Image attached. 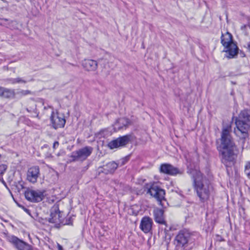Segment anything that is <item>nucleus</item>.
<instances>
[{
    "label": "nucleus",
    "mask_w": 250,
    "mask_h": 250,
    "mask_svg": "<svg viewBox=\"0 0 250 250\" xmlns=\"http://www.w3.org/2000/svg\"><path fill=\"white\" fill-rule=\"evenodd\" d=\"M231 126L228 125L224 126L221 133L220 147L222 150L220 151L221 161L227 168L229 173V168L234 165L239 153L238 149L235 145L230 136Z\"/></svg>",
    "instance_id": "f257e3e1"
},
{
    "label": "nucleus",
    "mask_w": 250,
    "mask_h": 250,
    "mask_svg": "<svg viewBox=\"0 0 250 250\" xmlns=\"http://www.w3.org/2000/svg\"><path fill=\"white\" fill-rule=\"evenodd\" d=\"M193 181V187L198 196L202 202L207 200L209 196V185L207 180L198 170L191 171Z\"/></svg>",
    "instance_id": "f03ea898"
},
{
    "label": "nucleus",
    "mask_w": 250,
    "mask_h": 250,
    "mask_svg": "<svg viewBox=\"0 0 250 250\" xmlns=\"http://www.w3.org/2000/svg\"><path fill=\"white\" fill-rule=\"evenodd\" d=\"M235 124L237 129L243 135L240 140L243 144V149L245 139L248 137V132L250 129V111L247 109L241 111L238 117H236Z\"/></svg>",
    "instance_id": "7ed1b4c3"
},
{
    "label": "nucleus",
    "mask_w": 250,
    "mask_h": 250,
    "mask_svg": "<svg viewBox=\"0 0 250 250\" xmlns=\"http://www.w3.org/2000/svg\"><path fill=\"white\" fill-rule=\"evenodd\" d=\"M147 193L154 197L163 208H167L169 206L165 198V190L157 183H153L147 188Z\"/></svg>",
    "instance_id": "20e7f679"
},
{
    "label": "nucleus",
    "mask_w": 250,
    "mask_h": 250,
    "mask_svg": "<svg viewBox=\"0 0 250 250\" xmlns=\"http://www.w3.org/2000/svg\"><path fill=\"white\" fill-rule=\"evenodd\" d=\"M93 149L91 146H86L72 152L69 156V162L85 161L91 154Z\"/></svg>",
    "instance_id": "39448f33"
},
{
    "label": "nucleus",
    "mask_w": 250,
    "mask_h": 250,
    "mask_svg": "<svg viewBox=\"0 0 250 250\" xmlns=\"http://www.w3.org/2000/svg\"><path fill=\"white\" fill-rule=\"evenodd\" d=\"M135 137L132 133L128 134L111 141L107 146L111 149L123 148L132 143Z\"/></svg>",
    "instance_id": "423d86ee"
},
{
    "label": "nucleus",
    "mask_w": 250,
    "mask_h": 250,
    "mask_svg": "<svg viewBox=\"0 0 250 250\" xmlns=\"http://www.w3.org/2000/svg\"><path fill=\"white\" fill-rule=\"evenodd\" d=\"M50 126L55 129L63 127L66 123V120L63 114H61L57 111L55 113L54 111H52L50 117Z\"/></svg>",
    "instance_id": "0eeeda50"
},
{
    "label": "nucleus",
    "mask_w": 250,
    "mask_h": 250,
    "mask_svg": "<svg viewBox=\"0 0 250 250\" xmlns=\"http://www.w3.org/2000/svg\"><path fill=\"white\" fill-rule=\"evenodd\" d=\"M45 191L34 190L27 188L24 194L25 198L28 201L37 203L42 201L44 198Z\"/></svg>",
    "instance_id": "6e6552de"
},
{
    "label": "nucleus",
    "mask_w": 250,
    "mask_h": 250,
    "mask_svg": "<svg viewBox=\"0 0 250 250\" xmlns=\"http://www.w3.org/2000/svg\"><path fill=\"white\" fill-rule=\"evenodd\" d=\"M61 218L58 206H53L50 209V217L48 219L47 221L50 223L55 224V227L60 228Z\"/></svg>",
    "instance_id": "1a4fd4ad"
},
{
    "label": "nucleus",
    "mask_w": 250,
    "mask_h": 250,
    "mask_svg": "<svg viewBox=\"0 0 250 250\" xmlns=\"http://www.w3.org/2000/svg\"><path fill=\"white\" fill-rule=\"evenodd\" d=\"M175 244L177 247L183 248L187 250L186 248L188 244V232L186 229L180 230L175 238Z\"/></svg>",
    "instance_id": "9d476101"
},
{
    "label": "nucleus",
    "mask_w": 250,
    "mask_h": 250,
    "mask_svg": "<svg viewBox=\"0 0 250 250\" xmlns=\"http://www.w3.org/2000/svg\"><path fill=\"white\" fill-rule=\"evenodd\" d=\"M159 170L161 173L171 176H174L177 174L181 173V172L177 167L168 163L161 164L159 168Z\"/></svg>",
    "instance_id": "9b49d317"
},
{
    "label": "nucleus",
    "mask_w": 250,
    "mask_h": 250,
    "mask_svg": "<svg viewBox=\"0 0 250 250\" xmlns=\"http://www.w3.org/2000/svg\"><path fill=\"white\" fill-rule=\"evenodd\" d=\"M223 52L226 53L225 56L227 58H235L238 55L239 48L235 43H231L228 47H224Z\"/></svg>",
    "instance_id": "f8f14e48"
},
{
    "label": "nucleus",
    "mask_w": 250,
    "mask_h": 250,
    "mask_svg": "<svg viewBox=\"0 0 250 250\" xmlns=\"http://www.w3.org/2000/svg\"><path fill=\"white\" fill-rule=\"evenodd\" d=\"M152 224V219L149 216H145L141 219L140 228L144 232L147 233L151 230Z\"/></svg>",
    "instance_id": "ddd939ff"
},
{
    "label": "nucleus",
    "mask_w": 250,
    "mask_h": 250,
    "mask_svg": "<svg viewBox=\"0 0 250 250\" xmlns=\"http://www.w3.org/2000/svg\"><path fill=\"white\" fill-rule=\"evenodd\" d=\"M164 208H157L154 209L153 211L154 219L156 223L159 224L165 225L167 227V223L164 216L165 210Z\"/></svg>",
    "instance_id": "4468645a"
},
{
    "label": "nucleus",
    "mask_w": 250,
    "mask_h": 250,
    "mask_svg": "<svg viewBox=\"0 0 250 250\" xmlns=\"http://www.w3.org/2000/svg\"><path fill=\"white\" fill-rule=\"evenodd\" d=\"M40 174V168L38 166H33L29 168L27 172V179L32 183L37 182Z\"/></svg>",
    "instance_id": "2eb2a0df"
},
{
    "label": "nucleus",
    "mask_w": 250,
    "mask_h": 250,
    "mask_svg": "<svg viewBox=\"0 0 250 250\" xmlns=\"http://www.w3.org/2000/svg\"><path fill=\"white\" fill-rule=\"evenodd\" d=\"M119 167V164L115 161L110 162L102 167H100L99 168L102 170L100 172L104 173L105 174H113Z\"/></svg>",
    "instance_id": "dca6fc26"
},
{
    "label": "nucleus",
    "mask_w": 250,
    "mask_h": 250,
    "mask_svg": "<svg viewBox=\"0 0 250 250\" xmlns=\"http://www.w3.org/2000/svg\"><path fill=\"white\" fill-rule=\"evenodd\" d=\"M9 242L11 243L14 247L18 250H25L29 244L20 239L15 236H12L9 239Z\"/></svg>",
    "instance_id": "f3484780"
},
{
    "label": "nucleus",
    "mask_w": 250,
    "mask_h": 250,
    "mask_svg": "<svg viewBox=\"0 0 250 250\" xmlns=\"http://www.w3.org/2000/svg\"><path fill=\"white\" fill-rule=\"evenodd\" d=\"M0 97L8 100L15 99V89L0 86Z\"/></svg>",
    "instance_id": "a211bd4d"
},
{
    "label": "nucleus",
    "mask_w": 250,
    "mask_h": 250,
    "mask_svg": "<svg viewBox=\"0 0 250 250\" xmlns=\"http://www.w3.org/2000/svg\"><path fill=\"white\" fill-rule=\"evenodd\" d=\"M82 65L86 71H95L98 67V63L93 60H84L83 62Z\"/></svg>",
    "instance_id": "6ab92c4d"
},
{
    "label": "nucleus",
    "mask_w": 250,
    "mask_h": 250,
    "mask_svg": "<svg viewBox=\"0 0 250 250\" xmlns=\"http://www.w3.org/2000/svg\"><path fill=\"white\" fill-rule=\"evenodd\" d=\"M221 42L224 47H228L231 43H234L232 40V35L228 32H227L225 34H222Z\"/></svg>",
    "instance_id": "aec40b11"
},
{
    "label": "nucleus",
    "mask_w": 250,
    "mask_h": 250,
    "mask_svg": "<svg viewBox=\"0 0 250 250\" xmlns=\"http://www.w3.org/2000/svg\"><path fill=\"white\" fill-rule=\"evenodd\" d=\"M116 125H119V129H122L124 127L126 128L132 125V122L127 118H121L117 120Z\"/></svg>",
    "instance_id": "412c9836"
},
{
    "label": "nucleus",
    "mask_w": 250,
    "mask_h": 250,
    "mask_svg": "<svg viewBox=\"0 0 250 250\" xmlns=\"http://www.w3.org/2000/svg\"><path fill=\"white\" fill-rule=\"evenodd\" d=\"M6 82L13 84L21 83H27L26 80L20 77H18L16 78H8L6 80Z\"/></svg>",
    "instance_id": "4be33fe9"
},
{
    "label": "nucleus",
    "mask_w": 250,
    "mask_h": 250,
    "mask_svg": "<svg viewBox=\"0 0 250 250\" xmlns=\"http://www.w3.org/2000/svg\"><path fill=\"white\" fill-rule=\"evenodd\" d=\"M32 92L29 90H19L16 92V96L17 95L19 98L29 94H32Z\"/></svg>",
    "instance_id": "5701e85b"
},
{
    "label": "nucleus",
    "mask_w": 250,
    "mask_h": 250,
    "mask_svg": "<svg viewBox=\"0 0 250 250\" xmlns=\"http://www.w3.org/2000/svg\"><path fill=\"white\" fill-rule=\"evenodd\" d=\"M26 110L29 113H34L35 115H32L33 117H36L38 118V119H40L39 115V112L38 111V110L36 108V104H35V105L33 107H29L26 108Z\"/></svg>",
    "instance_id": "b1692460"
},
{
    "label": "nucleus",
    "mask_w": 250,
    "mask_h": 250,
    "mask_svg": "<svg viewBox=\"0 0 250 250\" xmlns=\"http://www.w3.org/2000/svg\"><path fill=\"white\" fill-rule=\"evenodd\" d=\"M65 225H72V220L71 217L66 218L65 219L61 218V227Z\"/></svg>",
    "instance_id": "393cba45"
},
{
    "label": "nucleus",
    "mask_w": 250,
    "mask_h": 250,
    "mask_svg": "<svg viewBox=\"0 0 250 250\" xmlns=\"http://www.w3.org/2000/svg\"><path fill=\"white\" fill-rule=\"evenodd\" d=\"M130 159V155H127L122 159H121L120 160L118 161L117 163V164H119V167H122L124 165H125L129 160Z\"/></svg>",
    "instance_id": "a878e982"
},
{
    "label": "nucleus",
    "mask_w": 250,
    "mask_h": 250,
    "mask_svg": "<svg viewBox=\"0 0 250 250\" xmlns=\"http://www.w3.org/2000/svg\"><path fill=\"white\" fill-rule=\"evenodd\" d=\"M244 171L248 178H250V161L246 163Z\"/></svg>",
    "instance_id": "bb28decb"
},
{
    "label": "nucleus",
    "mask_w": 250,
    "mask_h": 250,
    "mask_svg": "<svg viewBox=\"0 0 250 250\" xmlns=\"http://www.w3.org/2000/svg\"><path fill=\"white\" fill-rule=\"evenodd\" d=\"M198 236V234H196V235H192L189 234L188 232V243L190 242V244H191L197 238Z\"/></svg>",
    "instance_id": "cd10ccee"
},
{
    "label": "nucleus",
    "mask_w": 250,
    "mask_h": 250,
    "mask_svg": "<svg viewBox=\"0 0 250 250\" xmlns=\"http://www.w3.org/2000/svg\"><path fill=\"white\" fill-rule=\"evenodd\" d=\"M7 168V165L5 164L0 165V176H2L3 174L4 173Z\"/></svg>",
    "instance_id": "c85d7f7f"
},
{
    "label": "nucleus",
    "mask_w": 250,
    "mask_h": 250,
    "mask_svg": "<svg viewBox=\"0 0 250 250\" xmlns=\"http://www.w3.org/2000/svg\"><path fill=\"white\" fill-rule=\"evenodd\" d=\"M165 233V239L167 243H169L171 239V234L168 232H164Z\"/></svg>",
    "instance_id": "c756f323"
},
{
    "label": "nucleus",
    "mask_w": 250,
    "mask_h": 250,
    "mask_svg": "<svg viewBox=\"0 0 250 250\" xmlns=\"http://www.w3.org/2000/svg\"><path fill=\"white\" fill-rule=\"evenodd\" d=\"M23 184L24 182L22 180L19 181L18 185L16 186L19 192H20L21 190L25 188Z\"/></svg>",
    "instance_id": "7c9ffc66"
},
{
    "label": "nucleus",
    "mask_w": 250,
    "mask_h": 250,
    "mask_svg": "<svg viewBox=\"0 0 250 250\" xmlns=\"http://www.w3.org/2000/svg\"><path fill=\"white\" fill-rule=\"evenodd\" d=\"M0 181L2 182V183L3 184V185L5 186V187L9 191L10 193L12 194V193L9 189V188L8 187L6 182L4 181L3 177L2 176H0Z\"/></svg>",
    "instance_id": "2f4dec72"
},
{
    "label": "nucleus",
    "mask_w": 250,
    "mask_h": 250,
    "mask_svg": "<svg viewBox=\"0 0 250 250\" xmlns=\"http://www.w3.org/2000/svg\"><path fill=\"white\" fill-rule=\"evenodd\" d=\"M173 230V227L172 226L168 227L167 225V227L166 226V228L164 229V232H169L170 231H172Z\"/></svg>",
    "instance_id": "473e14b6"
},
{
    "label": "nucleus",
    "mask_w": 250,
    "mask_h": 250,
    "mask_svg": "<svg viewBox=\"0 0 250 250\" xmlns=\"http://www.w3.org/2000/svg\"><path fill=\"white\" fill-rule=\"evenodd\" d=\"M47 220H48V219L46 218L45 219H43L42 218H39V222L40 223H42V224H44L46 221H47Z\"/></svg>",
    "instance_id": "72a5a7b5"
},
{
    "label": "nucleus",
    "mask_w": 250,
    "mask_h": 250,
    "mask_svg": "<svg viewBox=\"0 0 250 250\" xmlns=\"http://www.w3.org/2000/svg\"><path fill=\"white\" fill-rule=\"evenodd\" d=\"M59 145V142L58 141H55L53 144V148L55 149L56 147H58Z\"/></svg>",
    "instance_id": "f704fd0d"
},
{
    "label": "nucleus",
    "mask_w": 250,
    "mask_h": 250,
    "mask_svg": "<svg viewBox=\"0 0 250 250\" xmlns=\"http://www.w3.org/2000/svg\"><path fill=\"white\" fill-rule=\"evenodd\" d=\"M25 250H33V249L31 245H27V248Z\"/></svg>",
    "instance_id": "c9c22d12"
},
{
    "label": "nucleus",
    "mask_w": 250,
    "mask_h": 250,
    "mask_svg": "<svg viewBox=\"0 0 250 250\" xmlns=\"http://www.w3.org/2000/svg\"><path fill=\"white\" fill-rule=\"evenodd\" d=\"M58 250H63L62 246L59 244H58Z\"/></svg>",
    "instance_id": "e433bc0d"
},
{
    "label": "nucleus",
    "mask_w": 250,
    "mask_h": 250,
    "mask_svg": "<svg viewBox=\"0 0 250 250\" xmlns=\"http://www.w3.org/2000/svg\"><path fill=\"white\" fill-rule=\"evenodd\" d=\"M0 20H1V21H9V20H8V19H5V18L1 19H0Z\"/></svg>",
    "instance_id": "4c0bfd02"
},
{
    "label": "nucleus",
    "mask_w": 250,
    "mask_h": 250,
    "mask_svg": "<svg viewBox=\"0 0 250 250\" xmlns=\"http://www.w3.org/2000/svg\"><path fill=\"white\" fill-rule=\"evenodd\" d=\"M22 208H23V209L26 212H29V210L27 208H25L24 207H22Z\"/></svg>",
    "instance_id": "58836bf2"
},
{
    "label": "nucleus",
    "mask_w": 250,
    "mask_h": 250,
    "mask_svg": "<svg viewBox=\"0 0 250 250\" xmlns=\"http://www.w3.org/2000/svg\"><path fill=\"white\" fill-rule=\"evenodd\" d=\"M18 205L19 207H22H22H23L22 206L20 205V204H18Z\"/></svg>",
    "instance_id": "ea45409f"
},
{
    "label": "nucleus",
    "mask_w": 250,
    "mask_h": 250,
    "mask_svg": "<svg viewBox=\"0 0 250 250\" xmlns=\"http://www.w3.org/2000/svg\"><path fill=\"white\" fill-rule=\"evenodd\" d=\"M245 27H246V25H245L242 26L241 28L243 29V28H245Z\"/></svg>",
    "instance_id": "a19ab883"
},
{
    "label": "nucleus",
    "mask_w": 250,
    "mask_h": 250,
    "mask_svg": "<svg viewBox=\"0 0 250 250\" xmlns=\"http://www.w3.org/2000/svg\"><path fill=\"white\" fill-rule=\"evenodd\" d=\"M71 65H72V66H76V65L75 64H71V63H70Z\"/></svg>",
    "instance_id": "79ce46f5"
},
{
    "label": "nucleus",
    "mask_w": 250,
    "mask_h": 250,
    "mask_svg": "<svg viewBox=\"0 0 250 250\" xmlns=\"http://www.w3.org/2000/svg\"><path fill=\"white\" fill-rule=\"evenodd\" d=\"M185 158L186 159V161H188V159H187V157L186 156H185Z\"/></svg>",
    "instance_id": "37998d69"
},
{
    "label": "nucleus",
    "mask_w": 250,
    "mask_h": 250,
    "mask_svg": "<svg viewBox=\"0 0 250 250\" xmlns=\"http://www.w3.org/2000/svg\"><path fill=\"white\" fill-rule=\"evenodd\" d=\"M1 157V154H0V158Z\"/></svg>",
    "instance_id": "c03bdc74"
},
{
    "label": "nucleus",
    "mask_w": 250,
    "mask_h": 250,
    "mask_svg": "<svg viewBox=\"0 0 250 250\" xmlns=\"http://www.w3.org/2000/svg\"><path fill=\"white\" fill-rule=\"evenodd\" d=\"M249 250H250V248H249Z\"/></svg>",
    "instance_id": "a18cd8bd"
}]
</instances>
